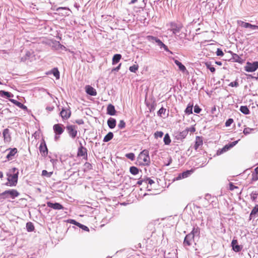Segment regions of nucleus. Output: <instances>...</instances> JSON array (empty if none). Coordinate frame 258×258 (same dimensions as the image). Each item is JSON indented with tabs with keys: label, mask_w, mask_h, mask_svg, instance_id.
Listing matches in <instances>:
<instances>
[{
	"label": "nucleus",
	"mask_w": 258,
	"mask_h": 258,
	"mask_svg": "<svg viewBox=\"0 0 258 258\" xmlns=\"http://www.w3.org/2000/svg\"><path fill=\"white\" fill-rule=\"evenodd\" d=\"M19 171L16 167H13L7 173L8 182L5 184L8 186H15L18 182Z\"/></svg>",
	"instance_id": "obj_1"
},
{
	"label": "nucleus",
	"mask_w": 258,
	"mask_h": 258,
	"mask_svg": "<svg viewBox=\"0 0 258 258\" xmlns=\"http://www.w3.org/2000/svg\"><path fill=\"white\" fill-rule=\"evenodd\" d=\"M139 159L141 161V164L149 166L150 164V158L149 156V151L147 150H144L139 154Z\"/></svg>",
	"instance_id": "obj_2"
},
{
	"label": "nucleus",
	"mask_w": 258,
	"mask_h": 258,
	"mask_svg": "<svg viewBox=\"0 0 258 258\" xmlns=\"http://www.w3.org/2000/svg\"><path fill=\"white\" fill-rule=\"evenodd\" d=\"M19 195V193L15 189L6 190L1 194V196L5 198H11L14 199Z\"/></svg>",
	"instance_id": "obj_3"
},
{
	"label": "nucleus",
	"mask_w": 258,
	"mask_h": 258,
	"mask_svg": "<svg viewBox=\"0 0 258 258\" xmlns=\"http://www.w3.org/2000/svg\"><path fill=\"white\" fill-rule=\"evenodd\" d=\"M258 69V61L253 62H247L244 67V70L247 72H253Z\"/></svg>",
	"instance_id": "obj_4"
},
{
	"label": "nucleus",
	"mask_w": 258,
	"mask_h": 258,
	"mask_svg": "<svg viewBox=\"0 0 258 258\" xmlns=\"http://www.w3.org/2000/svg\"><path fill=\"white\" fill-rule=\"evenodd\" d=\"M66 129L70 137L72 139H74L76 137L78 133L77 126L69 125L66 126Z\"/></svg>",
	"instance_id": "obj_5"
},
{
	"label": "nucleus",
	"mask_w": 258,
	"mask_h": 258,
	"mask_svg": "<svg viewBox=\"0 0 258 258\" xmlns=\"http://www.w3.org/2000/svg\"><path fill=\"white\" fill-rule=\"evenodd\" d=\"M182 26L181 24L175 23H170V30L172 32L173 34H176L179 33Z\"/></svg>",
	"instance_id": "obj_6"
},
{
	"label": "nucleus",
	"mask_w": 258,
	"mask_h": 258,
	"mask_svg": "<svg viewBox=\"0 0 258 258\" xmlns=\"http://www.w3.org/2000/svg\"><path fill=\"white\" fill-rule=\"evenodd\" d=\"M194 242V238L191 234H188L184 238L183 245L184 246H190Z\"/></svg>",
	"instance_id": "obj_7"
},
{
	"label": "nucleus",
	"mask_w": 258,
	"mask_h": 258,
	"mask_svg": "<svg viewBox=\"0 0 258 258\" xmlns=\"http://www.w3.org/2000/svg\"><path fill=\"white\" fill-rule=\"evenodd\" d=\"M189 130L186 128L181 132L175 134V138L178 140H181L184 139L188 134Z\"/></svg>",
	"instance_id": "obj_8"
},
{
	"label": "nucleus",
	"mask_w": 258,
	"mask_h": 258,
	"mask_svg": "<svg viewBox=\"0 0 258 258\" xmlns=\"http://www.w3.org/2000/svg\"><path fill=\"white\" fill-rule=\"evenodd\" d=\"M63 125L61 124H55L53 126V129L56 135H60L64 132Z\"/></svg>",
	"instance_id": "obj_9"
},
{
	"label": "nucleus",
	"mask_w": 258,
	"mask_h": 258,
	"mask_svg": "<svg viewBox=\"0 0 258 258\" xmlns=\"http://www.w3.org/2000/svg\"><path fill=\"white\" fill-rule=\"evenodd\" d=\"M147 39L149 41H155L157 43V45L160 47V48H162V46H163L164 43L160 40L159 38L153 36H148L147 37Z\"/></svg>",
	"instance_id": "obj_10"
},
{
	"label": "nucleus",
	"mask_w": 258,
	"mask_h": 258,
	"mask_svg": "<svg viewBox=\"0 0 258 258\" xmlns=\"http://www.w3.org/2000/svg\"><path fill=\"white\" fill-rule=\"evenodd\" d=\"M47 206L48 207L52 208L54 210H58L63 209L64 208L63 207L58 203H52L51 202H47Z\"/></svg>",
	"instance_id": "obj_11"
},
{
	"label": "nucleus",
	"mask_w": 258,
	"mask_h": 258,
	"mask_svg": "<svg viewBox=\"0 0 258 258\" xmlns=\"http://www.w3.org/2000/svg\"><path fill=\"white\" fill-rule=\"evenodd\" d=\"M192 172V170H186L182 173H179L177 177H175V179L178 180L181 179L185 178L188 177Z\"/></svg>",
	"instance_id": "obj_12"
},
{
	"label": "nucleus",
	"mask_w": 258,
	"mask_h": 258,
	"mask_svg": "<svg viewBox=\"0 0 258 258\" xmlns=\"http://www.w3.org/2000/svg\"><path fill=\"white\" fill-rule=\"evenodd\" d=\"M39 151L43 157L46 156L48 154V150L45 143H41L39 146Z\"/></svg>",
	"instance_id": "obj_13"
},
{
	"label": "nucleus",
	"mask_w": 258,
	"mask_h": 258,
	"mask_svg": "<svg viewBox=\"0 0 258 258\" xmlns=\"http://www.w3.org/2000/svg\"><path fill=\"white\" fill-rule=\"evenodd\" d=\"M229 52L232 55L231 59H232L233 62H236L239 63H242L243 62V59L238 54L233 53L231 51H229Z\"/></svg>",
	"instance_id": "obj_14"
},
{
	"label": "nucleus",
	"mask_w": 258,
	"mask_h": 258,
	"mask_svg": "<svg viewBox=\"0 0 258 258\" xmlns=\"http://www.w3.org/2000/svg\"><path fill=\"white\" fill-rule=\"evenodd\" d=\"M71 114V112L69 109H62L60 112V115L63 119H68L70 117Z\"/></svg>",
	"instance_id": "obj_15"
},
{
	"label": "nucleus",
	"mask_w": 258,
	"mask_h": 258,
	"mask_svg": "<svg viewBox=\"0 0 258 258\" xmlns=\"http://www.w3.org/2000/svg\"><path fill=\"white\" fill-rule=\"evenodd\" d=\"M258 205H256L251 211L249 215V220L254 219L258 216Z\"/></svg>",
	"instance_id": "obj_16"
},
{
	"label": "nucleus",
	"mask_w": 258,
	"mask_h": 258,
	"mask_svg": "<svg viewBox=\"0 0 258 258\" xmlns=\"http://www.w3.org/2000/svg\"><path fill=\"white\" fill-rule=\"evenodd\" d=\"M231 246L233 250L235 252H239L242 249V247L238 244L237 240L235 239L232 240L231 242Z\"/></svg>",
	"instance_id": "obj_17"
},
{
	"label": "nucleus",
	"mask_w": 258,
	"mask_h": 258,
	"mask_svg": "<svg viewBox=\"0 0 258 258\" xmlns=\"http://www.w3.org/2000/svg\"><path fill=\"white\" fill-rule=\"evenodd\" d=\"M86 93L91 96H96L97 95V92L96 90L92 86L88 85L86 87Z\"/></svg>",
	"instance_id": "obj_18"
},
{
	"label": "nucleus",
	"mask_w": 258,
	"mask_h": 258,
	"mask_svg": "<svg viewBox=\"0 0 258 258\" xmlns=\"http://www.w3.org/2000/svg\"><path fill=\"white\" fill-rule=\"evenodd\" d=\"M3 134L5 142H9L11 141V136L9 129H5L3 131Z\"/></svg>",
	"instance_id": "obj_19"
},
{
	"label": "nucleus",
	"mask_w": 258,
	"mask_h": 258,
	"mask_svg": "<svg viewBox=\"0 0 258 258\" xmlns=\"http://www.w3.org/2000/svg\"><path fill=\"white\" fill-rule=\"evenodd\" d=\"M115 112L114 106L111 104H109L107 107V113L110 115H114Z\"/></svg>",
	"instance_id": "obj_20"
},
{
	"label": "nucleus",
	"mask_w": 258,
	"mask_h": 258,
	"mask_svg": "<svg viewBox=\"0 0 258 258\" xmlns=\"http://www.w3.org/2000/svg\"><path fill=\"white\" fill-rule=\"evenodd\" d=\"M174 63L178 66L179 70L184 73L186 71L185 67L177 59H173Z\"/></svg>",
	"instance_id": "obj_21"
},
{
	"label": "nucleus",
	"mask_w": 258,
	"mask_h": 258,
	"mask_svg": "<svg viewBox=\"0 0 258 258\" xmlns=\"http://www.w3.org/2000/svg\"><path fill=\"white\" fill-rule=\"evenodd\" d=\"M116 121L115 119L110 117L107 120V124L110 128H114L116 126Z\"/></svg>",
	"instance_id": "obj_22"
},
{
	"label": "nucleus",
	"mask_w": 258,
	"mask_h": 258,
	"mask_svg": "<svg viewBox=\"0 0 258 258\" xmlns=\"http://www.w3.org/2000/svg\"><path fill=\"white\" fill-rule=\"evenodd\" d=\"M81 146L79 147L78 152V155L79 156H84L87 154L86 148L83 147L81 143H80Z\"/></svg>",
	"instance_id": "obj_23"
},
{
	"label": "nucleus",
	"mask_w": 258,
	"mask_h": 258,
	"mask_svg": "<svg viewBox=\"0 0 258 258\" xmlns=\"http://www.w3.org/2000/svg\"><path fill=\"white\" fill-rule=\"evenodd\" d=\"M203 145V140L199 137H196V142L194 148L195 150H197L200 146Z\"/></svg>",
	"instance_id": "obj_24"
},
{
	"label": "nucleus",
	"mask_w": 258,
	"mask_h": 258,
	"mask_svg": "<svg viewBox=\"0 0 258 258\" xmlns=\"http://www.w3.org/2000/svg\"><path fill=\"white\" fill-rule=\"evenodd\" d=\"M121 58V55L120 54H115L112 58V64L114 65L118 63Z\"/></svg>",
	"instance_id": "obj_25"
},
{
	"label": "nucleus",
	"mask_w": 258,
	"mask_h": 258,
	"mask_svg": "<svg viewBox=\"0 0 258 258\" xmlns=\"http://www.w3.org/2000/svg\"><path fill=\"white\" fill-rule=\"evenodd\" d=\"M0 96L2 97H6L7 98L13 97L14 96V95L10 92H6L3 90L0 91Z\"/></svg>",
	"instance_id": "obj_26"
},
{
	"label": "nucleus",
	"mask_w": 258,
	"mask_h": 258,
	"mask_svg": "<svg viewBox=\"0 0 258 258\" xmlns=\"http://www.w3.org/2000/svg\"><path fill=\"white\" fill-rule=\"evenodd\" d=\"M239 140H237L235 141H234L233 142H231L228 144L224 146V148L225 149L226 151H228L229 150L233 148L234 146H235L237 143L238 142Z\"/></svg>",
	"instance_id": "obj_27"
},
{
	"label": "nucleus",
	"mask_w": 258,
	"mask_h": 258,
	"mask_svg": "<svg viewBox=\"0 0 258 258\" xmlns=\"http://www.w3.org/2000/svg\"><path fill=\"white\" fill-rule=\"evenodd\" d=\"M17 152V149L15 148L11 149L9 153L7 155L8 159H11V157L14 156Z\"/></svg>",
	"instance_id": "obj_28"
},
{
	"label": "nucleus",
	"mask_w": 258,
	"mask_h": 258,
	"mask_svg": "<svg viewBox=\"0 0 258 258\" xmlns=\"http://www.w3.org/2000/svg\"><path fill=\"white\" fill-rule=\"evenodd\" d=\"M113 137V134L112 132H109L104 138L103 142H108Z\"/></svg>",
	"instance_id": "obj_29"
},
{
	"label": "nucleus",
	"mask_w": 258,
	"mask_h": 258,
	"mask_svg": "<svg viewBox=\"0 0 258 258\" xmlns=\"http://www.w3.org/2000/svg\"><path fill=\"white\" fill-rule=\"evenodd\" d=\"M240 111L243 114L247 115L249 114V110L247 106H241L240 107Z\"/></svg>",
	"instance_id": "obj_30"
},
{
	"label": "nucleus",
	"mask_w": 258,
	"mask_h": 258,
	"mask_svg": "<svg viewBox=\"0 0 258 258\" xmlns=\"http://www.w3.org/2000/svg\"><path fill=\"white\" fill-rule=\"evenodd\" d=\"M191 234L193 236V238L195 236H199L200 234V229L199 227H194L192 230V231L189 233Z\"/></svg>",
	"instance_id": "obj_31"
},
{
	"label": "nucleus",
	"mask_w": 258,
	"mask_h": 258,
	"mask_svg": "<svg viewBox=\"0 0 258 258\" xmlns=\"http://www.w3.org/2000/svg\"><path fill=\"white\" fill-rule=\"evenodd\" d=\"M237 23L239 26L244 28H248V27L249 26V23L245 22L241 20H238Z\"/></svg>",
	"instance_id": "obj_32"
},
{
	"label": "nucleus",
	"mask_w": 258,
	"mask_h": 258,
	"mask_svg": "<svg viewBox=\"0 0 258 258\" xmlns=\"http://www.w3.org/2000/svg\"><path fill=\"white\" fill-rule=\"evenodd\" d=\"M130 171L133 175H137L139 173V169L135 166H131L130 168Z\"/></svg>",
	"instance_id": "obj_33"
},
{
	"label": "nucleus",
	"mask_w": 258,
	"mask_h": 258,
	"mask_svg": "<svg viewBox=\"0 0 258 258\" xmlns=\"http://www.w3.org/2000/svg\"><path fill=\"white\" fill-rule=\"evenodd\" d=\"M51 73L53 75V76L56 78V79H58L59 78V72L57 68H53L51 71Z\"/></svg>",
	"instance_id": "obj_34"
},
{
	"label": "nucleus",
	"mask_w": 258,
	"mask_h": 258,
	"mask_svg": "<svg viewBox=\"0 0 258 258\" xmlns=\"http://www.w3.org/2000/svg\"><path fill=\"white\" fill-rule=\"evenodd\" d=\"M26 229L28 232H32L34 230V226L32 223L28 222L26 224Z\"/></svg>",
	"instance_id": "obj_35"
},
{
	"label": "nucleus",
	"mask_w": 258,
	"mask_h": 258,
	"mask_svg": "<svg viewBox=\"0 0 258 258\" xmlns=\"http://www.w3.org/2000/svg\"><path fill=\"white\" fill-rule=\"evenodd\" d=\"M192 106L193 105H190L189 104L186 107L185 110V113L187 114H190L192 113Z\"/></svg>",
	"instance_id": "obj_36"
},
{
	"label": "nucleus",
	"mask_w": 258,
	"mask_h": 258,
	"mask_svg": "<svg viewBox=\"0 0 258 258\" xmlns=\"http://www.w3.org/2000/svg\"><path fill=\"white\" fill-rule=\"evenodd\" d=\"M258 195V192L256 191H252L250 195V199L252 202H255L257 199V197Z\"/></svg>",
	"instance_id": "obj_37"
},
{
	"label": "nucleus",
	"mask_w": 258,
	"mask_h": 258,
	"mask_svg": "<svg viewBox=\"0 0 258 258\" xmlns=\"http://www.w3.org/2000/svg\"><path fill=\"white\" fill-rule=\"evenodd\" d=\"M163 141L164 142V144L165 145H168L171 143V140L170 138V137L168 134H166L163 139Z\"/></svg>",
	"instance_id": "obj_38"
},
{
	"label": "nucleus",
	"mask_w": 258,
	"mask_h": 258,
	"mask_svg": "<svg viewBox=\"0 0 258 258\" xmlns=\"http://www.w3.org/2000/svg\"><path fill=\"white\" fill-rule=\"evenodd\" d=\"M138 68L139 66L138 64H134L129 68V70L131 72L136 73V71L138 70Z\"/></svg>",
	"instance_id": "obj_39"
},
{
	"label": "nucleus",
	"mask_w": 258,
	"mask_h": 258,
	"mask_svg": "<svg viewBox=\"0 0 258 258\" xmlns=\"http://www.w3.org/2000/svg\"><path fill=\"white\" fill-rule=\"evenodd\" d=\"M206 66L208 69H209L212 73H214L215 72V69L214 67L212 66L211 64L209 63H206Z\"/></svg>",
	"instance_id": "obj_40"
},
{
	"label": "nucleus",
	"mask_w": 258,
	"mask_h": 258,
	"mask_svg": "<svg viewBox=\"0 0 258 258\" xmlns=\"http://www.w3.org/2000/svg\"><path fill=\"white\" fill-rule=\"evenodd\" d=\"M52 174V172H48L46 170H43L42 171V175L43 176H46L47 177H50L51 176Z\"/></svg>",
	"instance_id": "obj_41"
},
{
	"label": "nucleus",
	"mask_w": 258,
	"mask_h": 258,
	"mask_svg": "<svg viewBox=\"0 0 258 258\" xmlns=\"http://www.w3.org/2000/svg\"><path fill=\"white\" fill-rule=\"evenodd\" d=\"M253 130H254L253 128H249V127H245L244 129L243 133L245 135H247L249 134L251 132V131H252Z\"/></svg>",
	"instance_id": "obj_42"
},
{
	"label": "nucleus",
	"mask_w": 258,
	"mask_h": 258,
	"mask_svg": "<svg viewBox=\"0 0 258 258\" xmlns=\"http://www.w3.org/2000/svg\"><path fill=\"white\" fill-rule=\"evenodd\" d=\"M165 112L166 109L162 107L158 110L157 114L159 116H161L162 114H165Z\"/></svg>",
	"instance_id": "obj_43"
},
{
	"label": "nucleus",
	"mask_w": 258,
	"mask_h": 258,
	"mask_svg": "<svg viewBox=\"0 0 258 258\" xmlns=\"http://www.w3.org/2000/svg\"><path fill=\"white\" fill-rule=\"evenodd\" d=\"M163 136V133L161 131H157L154 134L155 138H162Z\"/></svg>",
	"instance_id": "obj_44"
},
{
	"label": "nucleus",
	"mask_w": 258,
	"mask_h": 258,
	"mask_svg": "<svg viewBox=\"0 0 258 258\" xmlns=\"http://www.w3.org/2000/svg\"><path fill=\"white\" fill-rule=\"evenodd\" d=\"M125 156L126 157H127L128 159L131 160H134L135 159V154L133 153H128V154H126L125 155Z\"/></svg>",
	"instance_id": "obj_45"
},
{
	"label": "nucleus",
	"mask_w": 258,
	"mask_h": 258,
	"mask_svg": "<svg viewBox=\"0 0 258 258\" xmlns=\"http://www.w3.org/2000/svg\"><path fill=\"white\" fill-rule=\"evenodd\" d=\"M125 126V123L123 120H120L118 124V128L122 129L124 128Z\"/></svg>",
	"instance_id": "obj_46"
},
{
	"label": "nucleus",
	"mask_w": 258,
	"mask_h": 258,
	"mask_svg": "<svg viewBox=\"0 0 258 258\" xmlns=\"http://www.w3.org/2000/svg\"><path fill=\"white\" fill-rule=\"evenodd\" d=\"M154 181L153 180L151 179L150 178H145V183L146 184H150L151 185L152 184L154 183Z\"/></svg>",
	"instance_id": "obj_47"
},
{
	"label": "nucleus",
	"mask_w": 258,
	"mask_h": 258,
	"mask_svg": "<svg viewBox=\"0 0 258 258\" xmlns=\"http://www.w3.org/2000/svg\"><path fill=\"white\" fill-rule=\"evenodd\" d=\"M227 152L224 147L222 149H219L217 150L216 154L217 155H220L224 153Z\"/></svg>",
	"instance_id": "obj_48"
},
{
	"label": "nucleus",
	"mask_w": 258,
	"mask_h": 258,
	"mask_svg": "<svg viewBox=\"0 0 258 258\" xmlns=\"http://www.w3.org/2000/svg\"><path fill=\"white\" fill-rule=\"evenodd\" d=\"M233 122V119L232 118H229L225 122V126L226 127L230 126Z\"/></svg>",
	"instance_id": "obj_49"
},
{
	"label": "nucleus",
	"mask_w": 258,
	"mask_h": 258,
	"mask_svg": "<svg viewBox=\"0 0 258 258\" xmlns=\"http://www.w3.org/2000/svg\"><path fill=\"white\" fill-rule=\"evenodd\" d=\"M251 176V179L252 181H256L258 180V174H255L254 172H252Z\"/></svg>",
	"instance_id": "obj_50"
},
{
	"label": "nucleus",
	"mask_w": 258,
	"mask_h": 258,
	"mask_svg": "<svg viewBox=\"0 0 258 258\" xmlns=\"http://www.w3.org/2000/svg\"><path fill=\"white\" fill-rule=\"evenodd\" d=\"M216 53L217 56H222L224 55V53L220 48H218Z\"/></svg>",
	"instance_id": "obj_51"
},
{
	"label": "nucleus",
	"mask_w": 258,
	"mask_h": 258,
	"mask_svg": "<svg viewBox=\"0 0 258 258\" xmlns=\"http://www.w3.org/2000/svg\"><path fill=\"white\" fill-rule=\"evenodd\" d=\"M201 111V109L198 105H196L194 107V112L196 113H199Z\"/></svg>",
	"instance_id": "obj_52"
},
{
	"label": "nucleus",
	"mask_w": 258,
	"mask_h": 258,
	"mask_svg": "<svg viewBox=\"0 0 258 258\" xmlns=\"http://www.w3.org/2000/svg\"><path fill=\"white\" fill-rule=\"evenodd\" d=\"M238 85H239L237 81L232 82L229 85V86L232 87H237L238 86Z\"/></svg>",
	"instance_id": "obj_53"
},
{
	"label": "nucleus",
	"mask_w": 258,
	"mask_h": 258,
	"mask_svg": "<svg viewBox=\"0 0 258 258\" xmlns=\"http://www.w3.org/2000/svg\"><path fill=\"white\" fill-rule=\"evenodd\" d=\"M249 26L248 27V28H250L252 30H258V26L255 25H252L251 24H249Z\"/></svg>",
	"instance_id": "obj_54"
},
{
	"label": "nucleus",
	"mask_w": 258,
	"mask_h": 258,
	"mask_svg": "<svg viewBox=\"0 0 258 258\" xmlns=\"http://www.w3.org/2000/svg\"><path fill=\"white\" fill-rule=\"evenodd\" d=\"M30 55V52H27V53H26V56L25 57H22L21 58V61H25L27 57H28Z\"/></svg>",
	"instance_id": "obj_55"
},
{
	"label": "nucleus",
	"mask_w": 258,
	"mask_h": 258,
	"mask_svg": "<svg viewBox=\"0 0 258 258\" xmlns=\"http://www.w3.org/2000/svg\"><path fill=\"white\" fill-rule=\"evenodd\" d=\"M80 228H81L82 230L86 231H89L88 227L85 225H83V224L81 225V226H80Z\"/></svg>",
	"instance_id": "obj_56"
},
{
	"label": "nucleus",
	"mask_w": 258,
	"mask_h": 258,
	"mask_svg": "<svg viewBox=\"0 0 258 258\" xmlns=\"http://www.w3.org/2000/svg\"><path fill=\"white\" fill-rule=\"evenodd\" d=\"M17 106H19V107H20L22 109H26L27 108V107L26 106L24 105L23 104H22L21 103H20L19 102H17Z\"/></svg>",
	"instance_id": "obj_57"
},
{
	"label": "nucleus",
	"mask_w": 258,
	"mask_h": 258,
	"mask_svg": "<svg viewBox=\"0 0 258 258\" xmlns=\"http://www.w3.org/2000/svg\"><path fill=\"white\" fill-rule=\"evenodd\" d=\"M162 48H163L165 51L167 52H169L170 53L172 54V52L169 50L167 46L164 44L163 46H162Z\"/></svg>",
	"instance_id": "obj_58"
},
{
	"label": "nucleus",
	"mask_w": 258,
	"mask_h": 258,
	"mask_svg": "<svg viewBox=\"0 0 258 258\" xmlns=\"http://www.w3.org/2000/svg\"><path fill=\"white\" fill-rule=\"evenodd\" d=\"M162 48H163L165 51L167 52H169L170 53L172 54V52L169 50L167 46L164 44L163 46H162Z\"/></svg>",
	"instance_id": "obj_59"
},
{
	"label": "nucleus",
	"mask_w": 258,
	"mask_h": 258,
	"mask_svg": "<svg viewBox=\"0 0 258 258\" xmlns=\"http://www.w3.org/2000/svg\"><path fill=\"white\" fill-rule=\"evenodd\" d=\"M120 67H121V63L119 64V65L117 67H116V68L112 69V72H114V71L118 72L120 70Z\"/></svg>",
	"instance_id": "obj_60"
},
{
	"label": "nucleus",
	"mask_w": 258,
	"mask_h": 258,
	"mask_svg": "<svg viewBox=\"0 0 258 258\" xmlns=\"http://www.w3.org/2000/svg\"><path fill=\"white\" fill-rule=\"evenodd\" d=\"M76 122L78 123V124H82L84 123V121L83 119H78L76 120Z\"/></svg>",
	"instance_id": "obj_61"
},
{
	"label": "nucleus",
	"mask_w": 258,
	"mask_h": 258,
	"mask_svg": "<svg viewBox=\"0 0 258 258\" xmlns=\"http://www.w3.org/2000/svg\"><path fill=\"white\" fill-rule=\"evenodd\" d=\"M143 183H145V179H142V180H139L137 182V184H139V185H141Z\"/></svg>",
	"instance_id": "obj_62"
},
{
	"label": "nucleus",
	"mask_w": 258,
	"mask_h": 258,
	"mask_svg": "<svg viewBox=\"0 0 258 258\" xmlns=\"http://www.w3.org/2000/svg\"><path fill=\"white\" fill-rule=\"evenodd\" d=\"M69 223L72 224H76L77 221L73 219H70L69 220Z\"/></svg>",
	"instance_id": "obj_63"
},
{
	"label": "nucleus",
	"mask_w": 258,
	"mask_h": 258,
	"mask_svg": "<svg viewBox=\"0 0 258 258\" xmlns=\"http://www.w3.org/2000/svg\"><path fill=\"white\" fill-rule=\"evenodd\" d=\"M10 101L11 102H12V103H13L14 104H15V105H17V102H18V101H17V100H14V99H10Z\"/></svg>",
	"instance_id": "obj_64"
}]
</instances>
